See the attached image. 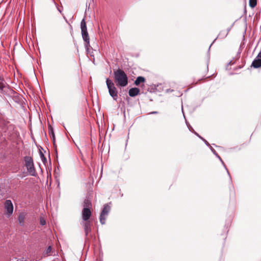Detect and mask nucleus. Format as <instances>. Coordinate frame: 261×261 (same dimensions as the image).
<instances>
[{"instance_id": "f257e3e1", "label": "nucleus", "mask_w": 261, "mask_h": 261, "mask_svg": "<svg viewBox=\"0 0 261 261\" xmlns=\"http://www.w3.org/2000/svg\"><path fill=\"white\" fill-rule=\"evenodd\" d=\"M114 81L117 86L125 87L128 84V78L124 71L118 69L114 71Z\"/></svg>"}, {"instance_id": "f03ea898", "label": "nucleus", "mask_w": 261, "mask_h": 261, "mask_svg": "<svg viewBox=\"0 0 261 261\" xmlns=\"http://www.w3.org/2000/svg\"><path fill=\"white\" fill-rule=\"evenodd\" d=\"M81 28L82 37L83 40L85 42V47L87 49H88V47L90 46V39L87 32V26L85 18H83L81 21Z\"/></svg>"}, {"instance_id": "7ed1b4c3", "label": "nucleus", "mask_w": 261, "mask_h": 261, "mask_svg": "<svg viewBox=\"0 0 261 261\" xmlns=\"http://www.w3.org/2000/svg\"><path fill=\"white\" fill-rule=\"evenodd\" d=\"M106 84L109 90V93L114 100L118 99V91L114 83L109 79H106Z\"/></svg>"}, {"instance_id": "20e7f679", "label": "nucleus", "mask_w": 261, "mask_h": 261, "mask_svg": "<svg viewBox=\"0 0 261 261\" xmlns=\"http://www.w3.org/2000/svg\"><path fill=\"white\" fill-rule=\"evenodd\" d=\"M25 166L30 175L35 176L36 172L34 167L33 160L31 156H26L24 157Z\"/></svg>"}, {"instance_id": "39448f33", "label": "nucleus", "mask_w": 261, "mask_h": 261, "mask_svg": "<svg viewBox=\"0 0 261 261\" xmlns=\"http://www.w3.org/2000/svg\"><path fill=\"white\" fill-rule=\"evenodd\" d=\"M5 215L9 218L13 213V205L10 200H6L4 203Z\"/></svg>"}, {"instance_id": "423d86ee", "label": "nucleus", "mask_w": 261, "mask_h": 261, "mask_svg": "<svg viewBox=\"0 0 261 261\" xmlns=\"http://www.w3.org/2000/svg\"><path fill=\"white\" fill-rule=\"evenodd\" d=\"M111 207L108 204L104 205L103 210L100 215V222L101 224H105L106 223V218L110 211Z\"/></svg>"}, {"instance_id": "0eeeda50", "label": "nucleus", "mask_w": 261, "mask_h": 261, "mask_svg": "<svg viewBox=\"0 0 261 261\" xmlns=\"http://www.w3.org/2000/svg\"><path fill=\"white\" fill-rule=\"evenodd\" d=\"M252 66L255 68L261 67V51L258 53L256 57L252 63Z\"/></svg>"}, {"instance_id": "6e6552de", "label": "nucleus", "mask_w": 261, "mask_h": 261, "mask_svg": "<svg viewBox=\"0 0 261 261\" xmlns=\"http://www.w3.org/2000/svg\"><path fill=\"white\" fill-rule=\"evenodd\" d=\"M91 215V212L90 209L83 208L82 211V219L84 221H88Z\"/></svg>"}, {"instance_id": "1a4fd4ad", "label": "nucleus", "mask_w": 261, "mask_h": 261, "mask_svg": "<svg viewBox=\"0 0 261 261\" xmlns=\"http://www.w3.org/2000/svg\"><path fill=\"white\" fill-rule=\"evenodd\" d=\"M6 88V84L3 78V80H0V95H5L7 94Z\"/></svg>"}, {"instance_id": "9d476101", "label": "nucleus", "mask_w": 261, "mask_h": 261, "mask_svg": "<svg viewBox=\"0 0 261 261\" xmlns=\"http://www.w3.org/2000/svg\"><path fill=\"white\" fill-rule=\"evenodd\" d=\"M25 216H26V213L24 212L21 213L18 216V221L19 224L21 226H23V225H24Z\"/></svg>"}, {"instance_id": "9b49d317", "label": "nucleus", "mask_w": 261, "mask_h": 261, "mask_svg": "<svg viewBox=\"0 0 261 261\" xmlns=\"http://www.w3.org/2000/svg\"><path fill=\"white\" fill-rule=\"evenodd\" d=\"M84 228L86 236H87L89 232H90L91 230L90 222L89 221H87L84 224Z\"/></svg>"}, {"instance_id": "f8f14e48", "label": "nucleus", "mask_w": 261, "mask_h": 261, "mask_svg": "<svg viewBox=\"0 0 261 261\" xmlns=\"http://www.w3.org/2000/svg\"><path fill=\"white\" fill-rule=\"evenodd\" d=\"M140 92V90L137 88H133L129 89L128 91L129 95L131 97H134L137 95Z\"/></svg>"}, {"instance_id": "ddd939ff", "label": "nucleus", "mask_w": 261, "mask_h": 261, "mask_svg": "<svg viewBox=\"0 0 261 261\" xmlns=\"http://www.w3.org/2000/svg\"><path fill=\"white\" fill-rule=\"evenodd\" d=\"M210 148L212 150V151L213 152V153L220 160V161L221 162V163H222V164L223 165V166H224L225 168L226 169V170H227V173L229 174V172H228V171L227 170V169L226 168L225 165H224V163L223 162V161H222V159L221 158V157L218 154V153L216 152V150L213 148L211 146L210 147Z\"/></svg>"}, {"instance_id": "4468645a", "label": "nucleus", "mask_w": 261, "mask_h": 261, "mask_svg": "<svg viewBox=\"0 0 261 261\" xmlns=\"http://www.w3.org/2000/svg\"><path fill=\"white\" fill-rule=\"evenodd\" d=\"M145 79L143 76H138L135 81V84L136 86H138L140 83H144Z\"/></svg>"}, {"instance_id": "2eb2a0df", "label": "nucleus", "mask_w": 261, "mask_h": 261, "mask_svg": "<svg viewBox=\"0 0 261 261\" xmlns=\"http://www.w3.org/2000/svg\"><path fill=\"white\" fill-rule=\"evenodd\" d=\"M91 205H92L91 202H90V201L89 199H86L84 200V208H87L88 209L90 210Z\"/></svg>"}, {"instance_id": "dca6fc26", "label": "nucleus", "mask_w": 261, "mask_h": 261, "mask_svg": "<svg viewBox=\"0 0 261 261\" xmlns=\"http://www.w3.org/2000/svg\"><path fill=\"white\" fill-rule=\"evenodd\" d=\"M49 134L51 137V138L53 140V141L54 142V144H55V134L54 133L53 128L50 126L49 128Z\"/></svg>"}, {"instance_id": "f3484780", "label": "nucleus", "mask_w": 261, "mask_h": 261, "mask_svg": "<svg viewBox=\"0 0 261 261\" xmlns=\"http://www.w3.org/2000/svg\"><path fill=\"white\" fill-rule=\"evenodd\" d=\"M227 35L228 31H225V30H222L220 32L218 36V37L221 38H224L227 36Z\"/></svg>"}, {"instance_id": "a211bd4d", "label": "nucleus", "mask_w": 261, "mask_h": 261, "mask_svg": "<svg viewBox=\"0 0 261 261\" xmlns=\"http://www.w3.org/2000/svg\"><path fill=\"white\" fill-rule=\"evenodd\" d=\"M256 5V0H249V6L252 8Z\"/></svg>"}, {"instance_id": "6ab92c4d", "label": "nucleus", "mask_w": 261, "mask_h": 261, "mask_svg": "<svg viewBox=\"0 0 261 261\" xmlns=\"http://www.w3.org/2000/svg\"><path fill=\"white\" fill-rule=\"evenodd\" d=\"M51 251V247L50 246H48V248L44 252V254L46 255H49Z\"/></svg>"}, {"instance_id": "aec40b11", "label": "nucleus", "mask_w": 261, "mask_h": 261, "mask_svg": "<svg viewBox=\"0 0 261 261\" xmlns=\"http://www.w3.org/2000/svg\"><path fill=\"white\" fill-rule=\"evenodd\" d=\"M40 157H41V160L45 164V162H46V159L45 157L44 156V154L42 153V152L40 151Z\"/></svg>"}, {"instance_id": "412c9836", "label": "nucleus", "mask_w": 261, "mask_h": 261, "mask_svg": "<svg viewBox=\"0 0 261 261\" xmlns=\"http://www.w3.org/2000/svg\"><path fill=\"white\" fill-rule=\"evenodd\" d=\"M40 224L42 225H44L46 224L45 220L43 218H41L40 221Z\"/></svg>"}, {"instance_id": "4be33fe9", "label": "nucleus", "mask_w": 261, "mask_h": 261, "mask_svg": "<svg viewBox=\"0 0 261 261\" xmlns=\"http://www.w3.org/2000/svg\"><path fill=\"white\" fill-rule=\"evenodd\" d=\"M200 139L203 140L204 141V142L205 143V144L208 146H210V144L208 143V142L206 140H205L204 138H203L202 137H200Z\"/></svg>"}, {"instance_id": "5701e85b", "label": "nucleus", "mask_w": 261, "mask_h": 261, "mask_svg": "<svg viewBox=\"0 0 261 261\" xmlns=\"http://www.w3.org/2000/svg\"><path fill=\"white\" fill-rule=\"evenodd\" d=\"M187 124L189 127V129L190 131H192V132H194V130H193V128L190 126V125L189 124H188V123L187 122Z\"/></svg>"}, {"instance_id": "b1692460", "label": "nucleus", "mask_w": 261, "mask_h": 261, "mask_svg": "<svg viewBox=\"0 0 261 261\" xmlns=\"http://www.w3.org/2000/svg\"><path fill=\"white\" fill-rule=\"evenodd\" d=\"M194 134L197 135L199 138H200V137H201V136H200L196 132H194Z\"/></svg>"}, {"instance_id": "393cba45", "label": "nucleus", "mask_w": 261, "mask_h": 261, "mask_svg": "<svg viewBox=\"0 0 261 261\" xmlns=\"http://www.w3.org/2000/svg\"><path fill=\"white\" fill-rule=\"evenodd\" d=\"M17 261H27V260H24L23 258L20 259L19 260H17Z\"/></svg>"}, {"instance_id": "a878e982", "label": "nucleus", "mask_w": 261, "mask_h": 261, "mask_svg": "<svg viewBox=\"0 0 261 261\" xmlns=\"http://www.w3.org/2000/svg\"><path fill=\"white\" fill-rule=\"evenodd\" d=\"M230 29H231V28H228L227 29V30H225V31H228V33L229 32V31L230 30Z\"/></svg>"}, {"instance_id": "bb28decb", "label": "nucleus", "mask_w": 261, "mask_h": 261, "mask_svg": "<svg viewBox=\"0 0 261 261\" xmlns=\"http://www.w3.org/2000/svg\"><path fill=\"white\" fill-rule=\"evenodd\" d=\"M156 113H158V112H156V111H155V112H151V114H156Z\"/></svg>"}, {"instance_id": "cd10ccee", "label": "nucleus", "mask_w": 261, "mask_h": 261, "mask_svg": "<svg viewBox=\"0 0 261 261\" xmlns=\"http://www.w3.org/2000/svg\"><path fill=\"white\" fill-rule=\"evenodd\" d=\"M58 10L60 13H61V10L59 8H58Z\"/></svg>"}, {"instance_id": "c85d7f7f", "label": "nucleus", "mask_w": 261, "mask_h": 261, "mask_svg": "<svg viewBox=\"0 0 261 261\" xmlns=\"http://www.w3.org/2000/svg\"><path fill=\"white\" fill-rule=\"evenodd\" d=\"M3 77L2 76H0V80H3Z\"/></svg>"}, {"instance_id": "c756f323", "label": "nucleus", "mask_w": 261, "mask_h": 261, "mask_svg": "<svg viewBox=\"0 0 261 261\" xmlns=\"http://www.w3.org/2000/svg\"><path fill=\"white\" fill-rule=\"evenodd\" d=\"M167 91H168H168H169V92H170V90H167Z\"/></svg>"}, {"instance_id": "7c9ffc66", "label": "nucleus", "mask_w": 261, "mask_h": 261, "mask_svg": "<svg viewBox=\"0 0 261 261\" xmlns=\"http://www.w3.org/2000/svg\"><path fill=\"white\" fill-rule=\"evenodd\" d=\"M167 91H168H168H169V92H170V90H167Z\"/></svg>"}]
</instances>
